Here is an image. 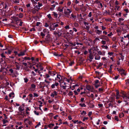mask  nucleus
<instances>
[{
    "mask_svg": "<svg viewBox=\"0 0 129 129\" xmlns=\"http://www.w3.org/2000/svg\"><path fill=\"white\" fill-rule=\"evenodd\" d=\"M120 96L122 98L123 101L125 102H127L129 101V95H128L125 92L122 91L120 92Z\"/></svg>",
    "mask_w": 129,
    "mask_h": 129,
    "instance_id": "1",
    "label": "nucleus"
},
{
    "mask_svg": "<svg viewBox=\"0 0 129 129\" xmlns=\"http://www.w3.org/2000/svg\"><path fill=\"white\" fill-rule=\"evenodd\" d=\"M72 11L69 9H67L66 10L65 9L64 10V13L65 15V16L69 17V16L70 13Z\"/></svg>",
    "mask_w": 129,
    "mask_h": 129,
    "instance_id": "2",
    "label": "nucleus"
},
{
    "mask_svg": "<svg viewBox=\"0 0 129 129\" xmlns=\"http://www.w3.org/2000/svg\"><path fill=\"white\" fill-rule=\"evenodd\" d=\"M58 24H56L54 25H51L49 27V28L50 30H54L55 29V28L58 27Z\"/></svg>",
    "mask_w": 129,
    "mask_h": 129,
    "instance_id": "3",
    "label": "nucleus"
},
{
    "mask_svg": "<svg viewBox=\"0 0 129 129\" xmlns=\"http://www.w3.org/2000/svg\"><path fill=\"white\" fill-rule=\"evenodd\" d=\"M94 3L98 4L99 5V8H101L103 7V5L102 3H101L100 1L96 0L94 2Z\"/></svg>",
    "mask_w": 129,
    "mask_h": 129,
    "instance_id": "4",
    "label": "nucleus"
},
{
    "mask_svg": "<svg viewBox=\"0 0 129 129\" xmlns=\"http://www.w3.org/2000/svg\"><path fill=\"white\" fill-rule=\"evenodd\" d=\"M58 94V92L56 91H54L51 93L50 96L52 98H54L55 96H56Z\"/></svg>",
    "mask_w": 129,
    "mask_h": 129,
    "instance_id": "5",
    "label": "nucleus"
},
{
    "mask_svg": "<svg viewBox=\"0 0 129 129\" xmlns=\"http://www.w3.org/2000/svg\"><path fill=\"white\" fill-rule=\"evenodd\" d=\"M38 11V10L36 9V8L35 7L34 8H33L31 9L30 11L33 14H35Z\"/></svg>",
    "mask_w": 129,
    "mask_h": 129,
    "instance_id": "6",
    "label": "nucleus"
},
{
    "mask_svg": "<svg viewBox=\"0 0 129 129\" xmlns=\"http://www.w3.org/2000/svg\"><path fill=\"white\" fill-rule=\"evenodd\" d=\"M86 88L87 90H90L92 89H93V86L89 85H86Z\"/></svg>",
    "mask_w": 129,
    "mask_h": 129,
    "instance_id": "7",
    "label": "nucleus"
},
{
    "mask_svg": "<svg viewBox=\"0 0 129 129\" xmlns=\"http://www.w3.org/2000/svg\"><path fill=\"white\" fill-rule=\"evenodd\" d=\"M14 64H15L16 67V69L19 70L20 69V65L19 64L16 62H15Z\"/></svg>",
    "mask_w": 129,
    "mask_h": 129,
    "instance_id": "8",
    "label": "nucleus"
},
{
    "mask_svg": "<svg viewBox=\"0 0 129 129\" xmlns=\"http://www.w3.org/2000/svg\"><path fill=\"white\" fill-rule=\"evenodd\" d=\"M26 52V50H25L23 51H21L20 52V53L18 54V56H22L24 55L25 54V53Z\"/></svg>",
    "mask_w": 129,
    "mask_h": 129,
    "instance_id": "9",
    "label": "nucleus"
},
{
    "mask_svg": "<svg viewBox=\"0 0 129 129\" xmlns=\"http://www.w3.org/2000/svg\"><path fill=\"white\" fill-rule=\"evenodd\" d=\"M38 5H36L35 7V8H36L38 10V11L40 9V7L42 6V4L41 3H40L39 2H38Z\"/></svg>",
    "mask_w": 129,
    "mask_h": 129,
    "instance_id": "10",
    "label": "nucleus"
},
{
    "mask_svg": "<svg viewBox=\"0 0 129 129\" xmlns=\"http://www.w3.org/2000/svg\"><path fill=\"white\" fill-rule=\"evenodd\" d=\"M48 73L49 75L52 76H54L56 74L55 72L51 71H49Z\"/></svg>",
    "mask_w": 129,
    "mask_h": 129,
    "instance_id": "11",
    "label": "nucleus"
},
{
    "mask_svg": "<svg viewBox=\"0 0 129 129\" xmlns=\"http://www.w3.org/2000/svg\"><path fill=\"white\" fill-rule=\"evenodd\" d=\"M57 31L58 32V36L59 37L61 36L62 34L61 29L60 30L58 29L57 30Z\"/></svg>",
    "mask_w": 129,
    "mask_h": 129,
    "instance_id": "12",
    "label": "nucleus"
},
{
    "mask_svg": "<svg viewBox=\"0 0 129 129\" xmlns=\"http://www.w3.org/2000/svg\"><path fill=\"white\" fill-rule=\"evenodd\" d=\"M103 38H102V39L105 40L107 41H109V39L106 36H103Z\"/></svg>",
    "mask_w": 129,
    "mask_h": 129,
    "instance_id": "13",
    "label": "nucleus"
},
{
    "mask_svg": "<svg viewBox=\"0 0 129 129\" xmlns=\"http://www.w3.org/2000/svg\"><path fill=\"white\" fill-rule=\"evenodd\" d=\"M98 53L99 55H105V52L104 51L102 52H101V51H98Z\"/></svg>",
    "mask_w": 129,
    "mask_h": 129,
    "instance_id": "14",
    "label": "nucleus"
},
{
    "mask_svg": "<svg viewBox=\"0 0 129 129\" xmlns=\"http://www.w3.org/2000/svg\"><path fill=\"white\" fill-rule=\"evenodd\" d=\"M14 92H12L11 93H10L9 95V97L11 98H12L14 97Z\"/></svg>",
    "mask_w": 129,
    "mask_h": 129,
    "instance_id": "15",
    "label": "nucleus"
},
{
    "mask_svg": "<svg viewBox=\"0 0 129 129\" xmlns=\"http://www.w3.org/2000/svg\"><path fill=\"white\" fill-rule=\"evenodd\" d=\"M71 18H72L73 20H75L76 18V16L75 15H74L73 14H72L71 15Z\"/></svg>",
    "mask_w": 129,
    "mask_h": 129,
    "instance_id": "16",
    "label": "nucleus"
},
{
    "mask_svg": "<svg viewBox=\"0 0 129 129\" xmlns=\"http://www.w3.org/2000/svg\"><path fill=\"white\" fill-rule=\"evenodd\" d=\"M29 99L30 100H32L33 99V95L32 94H30L29 95Z\"/></svg>",
    "mask_w": 129,
    "mask_h": 129,
    "instance_id": "17",
    "label": "nucleus"
},
{
    "mask_svg": "<svg viewBox=\"0 0 129 129\" xmlns=\"http://www.w3.org/2000/svg\"><path fill=\"white\" fill-rule=\"evenodd\" d=\"M119 57L120 58V59L119 58V60L121 59L122 61L124 59V56L122 55V54H119Z\"/></svg>",
    "mask_w": 129,
    "mask_h": 129,
    "instance_id": "18",
    "label": "nucleus"
},
{
    "mask_svg": "<svg viewBox=\"0 0 129 129\" xmlns=\"http://www.w3.org/2000/svg\"><path fill=\"white\" fill-rule=\"evenodd\" d=\"M96 33L97 34H98L100 35V34L102 33V31L101 30H99L98 29H97L95 31Z\"/></svg>",
    "mask_w": 129,
    "mask_h": 129,
    "instance_id": "19",
    "label": "nucleus"
},
{
    "mask_svg": "<svg viewBox=\"0 0 129 129\" xmlns=\"http://www.w3.org/2000/svg\"><path fill=\"white\" fill-rule=\"evenodd\" d=\"M23 108L21 106H20L19 108V110L20 112H22L24 110Z\"/></svg>",
    "mask_w": 129,
    "mask_h": 129,
    "instance_id": "20",
    "label": "nucleus"
},
{
    "mask_svg": "<svg viewBox=\"0 0 129 129\" xmlns=\"http://www.w3.org/2000/svg\"><path fill=\"white\" fill-rule=\"evenodd\" d=\"M48 18H49V19L50 20H53V19L52 18L51 14H49L47 15Z\"/></svg>",
    "mask_w": 129,
    "mask_h": 129,
    "instance_id": "21",
    "label": "nucleus"
},
{
    "mask_svg": "<svg viewBox=\"0 0 129 129\" xmlns=\"http://www.w3.org/2000/svg\"><path fill=\"white\" fill-rule=\"evenodd\" d=\"M88 105L89 107L90 108H92L94 107V105L92 104L91 103H88Z\"/></svg>",
    "mask_w": 129,
    "mask_h": 129,
    "instance_id": "22",
    "label": "nucleus"
},
{
    "mask_svg": "<svg viewBox=\"0 0 129 129\" xmlns=\"http://www.w3.org/2000/svg\"><path fill=\"white\" fill-rule=\"evenodd\" d=\"M89 57L91 59H92L93 58V54H90L89 56Z\"/></svg>",
    "mask_w": 129,
    "mask_h": 129,
    "instance_id": "23",
    "label": "nucleus"
},
{
    "mask_svg": "<svg viewBox=\"0 0 129 129\" xmlns=\"http://www.w3.org/2000/svg\"><path fill=\"white\" fill-rule=\"evenodd\" d=\"M100 58V57L99 55L95 56V59L96 60H99Z\"/></svg>",
    "mask_w": 129,
    "mask_h": 129,
    "instance_id": "24",
    "label": "nucleus"
},
{
    "mask_svg": "<svg viewBox=\"0 0 129 129\" xmlns=\"http://www.w3.org/2000/svg\"><path fill=\"white\" fill-rule=\"evenodd\" d=\"M54 124L53 123L50 124L48 125V126L49 128H52L54 126Z\"/></svg>",
    "mask_w": 129,
    "mask_h": 129,
    "instance_id": "25",
    "label": "nucleus"
},
{
    "mask_svg": "<svg viewBox=\"0 0 129 129\" xmlns=\"http://www.w3.org/2000/svg\"><path fill=\"white\" fill-rule=\"evenodd\" d=\"M124 116V114L122 113H120L119 114V116L120 118H122V117H123Z\"/></svg>",
    "mask_w": 129,
    "mask_h": 129,
    "instance_id": "26",
    "label": "nucleus"
},
{
    "mask_svg": "<svg viewBox=\"0 0 129 129\" xmlns=\"http://www.w3.org/2000/svg\"><path fill=\"white\" fill-rule=\"evenodd\" d=\"M79 105L81 106L82 107H85L86 106V105L84 103H80L79 104Z\"/></svg>",
    "mask_w": 129,
    "mask_h": 129,
    "instance_id": "27",
    "label": "nucleus"
},
{
    "mask_svg": "<svg viewBox=\"0 0 129 129\" xmlns=\"http://www.w3.org/2000/svg\"><path fill=\"white\" fill-rule=\"evenodd\" d=\"M57 10L59 11L60 12H62L63 11V8L61 9L60 7H58L57 9Z\"/></svg>",
    "mask_w": 129,
    "mask_h": 129,
    "instance_id": "28",
    "label": "nucleus"
},
{
    "mask_svg": "<svg viewBox=\"0 0 129 129\" xmlns=\"http://www.w3.org/2000/svg\"><path fill=\"white\" fill-rule=\"evenodd\" d=\"M53 15L54 16L55 18H57V14L54 12H53Z\"/></svg>",
    "mask_w": 129,
    "mask_h": 129,
    "instance_id": "29",
    "label": "nucleus"
},
{
    "mask_svg": "<svg viewBox=\"0 0 129 129\" xmlns=\"http://www.w3.org/2000/svg\"><path fill=\"white\" fill-rule=\"evenodd\" d=\"M34 113L37 115H39V113L38 112H37L36 111H34Z\"/></svg>",
    "mask_w": 129,
    "mask_h": 129,
    "instance_id": "30",
    "label": "nucleus"
},
{
    "mask_svg": "<svg viewBox=\"0 0 129 129\" xmlns=\"http://www.w3.org/2000/svg\"><path fill=\"white\" fill-rule=\"evenodd\" d=\"M103 65V63H99L98 66L97 67V68H99V67H100L102 66Z\"/></svg>",
    "mask_w": 129,
    "mask_h": 129,
    "instance_id": "31",
    "label": "nucleus"
},
{
    "mask_svg": "<svg viewBox=\"0 0 129 129\" xmlns=\"http://www.w3.org/2000/svg\"><path fill=\"white\" fill-rule=\"evenodd\" d=\"M101 47L103 48H105L106 49H107L108 48V47L106 45L105 46L102 45V46Z\"/></svg>",
    "mask_w": 129,
    "mask_h": 129,
    "instance_id": "32",
    "label": "nucleus"
},
{
    "mask_svg": "<svg viewBox=\"0 0 129 129\" xmlns=\"http://www.w3.org/2000/svg\"><path fill=\"white\" fill-rule=\"evenodd\" d=\"M34 96V97H37L38 96V94L35 93H33Z\"/></svg>",
    "mask_w": 129,
    "mask_h": 129,
    "instance_id": "33",
    "label": "nucleus"
},
{
    "mask_svg": "<svg viewBox=\"0 0 129 129\" xmlns=\"http://www.w3.org/2000/svg\"><path fill=\"white\" fill-rule=\"evenodd\" d=\"M124 19L123 18H119V19L118 21L119 22H121V21H123Z\"/></svg>",
    "mask_w": 129,
    "mask_h": 129,
    "instance_id": "34",
    "label": "nucleus"
},
{
    "mask_svg": "<svg viewBox=\"0 0 129 129\" xmlns=\"http://www.w3.org/2000/svg\"><path fill=\"white\" fill-rule=\"evenodd\" d=\"M61 31L62 34H66V31L64 29H61Z\"/></svg>",
    "mask_w": 129,
    "mask_h": 129,
    "instance_id": "35",
    "label": "nucleus"
},
{
    "mask_svg": "<svg viewBox=\"0 0 129 129\" xmlns=\"http://www.w3.org/2000/svg\"><path fill=\"white\" fill-rule=\"evenodd\" d=\"M23 16V15L22 13H20L19 15V17L20 18H22Z\"/></svg>",
    "mask_w": 129,
    "mask_h": 129,
    "instance_id": "36",
    "label": "nucleus"
},
{
    "mask_svg": "<svg viewBox=\"0 0 129 129\" xmlns=\"http://www.w3.org/2000/svg\"><path fill=\"white\" fill-rule=\"evenodd\" d=\"M24 59L25 60H30V58L29 57H24Z\"/></svg>",
    "mask_w": 129,
    "mask_h": 129,
    "instance_id": "37",
    "label": "nucleus"
},
{
    "mask_svg": "<svg viewBox=\"0 0 129 129\" xmlns=\"http://www.w3.org/2000/svg\"><path fill=\"white\" fill-rule=\"evenodd\" d=\"M126 84L129 85V79H127L125 80Z\"/></svg>",
    "mask_w": 129,
    "mask_h": 129,
    "instance_id": "38",
    "label": "nucleus"
},
{
    "mask_svg": "<svg viewBox=\"0 0 129 129\" xmlns=\"http://www.w3.org/2000/svg\"><path fill=\"white\" fill-rule=\"evenodd\" d=\"M101 43L103 45H105L106 44V42L105 41L102 40L101 41Z\"/></svg>",
    "mask_w": 129,
    "mask_h": 129,
    "instance_id": "39",
    "label": "nucleus"
},
{
    "mask_svg": "<svg viewBox=\"0 0 129 129\" xmlns=\"http://www.w3.org/2000/svg\"><path fill=\"white\" fill-rule=\"evenodd\" d=\"M74 25L76 27H78L79 26L78 24L76 22L74 24Z\"/></svg>",
    "mask_w": 129,
    "mask_h": 129,
    "instance_id": "40",
    "label": "nucleus"
},
{
    "mask_svg": "<svg viewBox=\"0 0 129 129\" xmlns=\"http://www.w3.org/2000/svg\"><path fill=\"white\" fill-rule=\"evenodd\" d=\"M42 64L40 63H39L37 65H36V66L38 68V69L39 68V67L41 66V65Z\"/></svg>",
    "mask_w": 129,
    "mask_h": 129,
    "instance_id": "41",
    "label": "nucleus"
},
{
    "mask_svg": "<svg viewBox=\"0 0 129 129\" xmlns=\"http://www.w3.org/2000/svg\"><path fill=\"white\" fill-rule=\"evenodd\" d=\"M96 88H97L99 87L100 86V85L97 84H94Z\"/></svg>",
    "mask_w": 129,
    "mask_h": 129,
    "instance_id": "42",
    "label": "nucleus"
},
{
    "mask_svg": "<svg viewBox=\"0 0 129 129\" xmlns=\"http://www.w3.org/2000/svg\"><path fill=\"white\" fill-rule=\"evenodd\" d=\"M39 69H40L41 70H42L43 69V67H42V65L39 67Z\"/></svg>",
    "mask_w": 129,
    "mask_h": 129,
    "instance_id": "43",
    "label": "nucleus"
},
{
    "mask_svg": "<svg viewBox=\"0 0 129 129\" xmlns=\"http://www.w3.org/2000/svg\"><path fill=\"white\" fill-rule=\"evenodd\" d=\"M116 96H120V95H119V91L117 90H116Z\"/></svg>",
    "mask_w": 129,
    "mask_h": 129,
    "instance_id": "44",
    "label": "nucleus"
},
{
    "mask_svg": "<svg viewBox=\"0 0 129 129\" xmlns=\"http://www.w3.org/2000/svg\"><path fill=\"white\" fill-rule=\"evenodd\" d=\"M41 125V123L40 122H39L35 126V128H36L37 127H38L39 125Z\"/></svg>",
    "mask_w": 129,
    "mask_h": 129,
    "instance_id": "45",
    "label": "nucleus"
},
{
    "mask_svg": "<svg viewBox=\"0 0 129 129\" xmlns=\"http://www.w3.org/2000/svg\"><path fill=\"white\" fill-rule=\"evenodd\" d=\"M9 71L10 72L11 74H13V71L12 69H10L9 70Z\"/></svg>",
    "mask_w": 129,
    "mask_h": 129,
    "instance_id": "46",
    "label": "nucleus"
},
{
    "mask_svg": "<svg viewBox=\"0 0 129 129\" xmlns=\"http://www.w3.org/2000/svg\"><path fill=\"white\" fill-rule=\"evenodd\" d=\"M3 121V124H5L6 123L8 122L7 120H4Z\"/></svg>",
    "mask_w": 129,
    "mask_h": 129,
    "instance_id": "47",
    "label": "nucleus"
},
{
    "mask_svg": "<svg viewBox=\"0 0 129 129\" xmlns=\"http://www.w3.org/2000/svg\"><path fill=\"white\" fill-rule=\"evenodd\" d=\"M97 40H100L99 38H96L94 40L93 42H94V43H95Z\"/></svg>",
    "mask_w": 129,
    "mask_h": 129,
    "instance_id": "48",
    "label": "nucleus"
},
{
    "mask_svg": "<svg viewBox=\"0 0 129 129\" xmlns=\"http://www.w3.org/2000/svg\"><path fill=\"white\" fill-rule=\"evenodd\" d=\"M41 36L42 37V38H43L44 36H45V34H44L42 32H41Z\"/></svg>",
    "mask_w": 129,
    "mask_h": 129,
    "instance_id": "49",
    "label": "nucleus"
},
{
    "mask_svg": "<svg viewBox=\"0 0 129 129\" xmlns=\"http://www.w3.org/2000/svg\"><path fill=\"white\" fill-rule=\"evenodd\" d=\"M108 72L110 74H111L112 73V69L109 68L108 70Z\"/></svg>",
    "mask_w": 129,
    "mask_h": 129,
    "instance_id": "50",
    "label": "nucleus"
},
{
    "mask_svg": "<svg viewBox=\"0 0 129 129\" xmlns=\"http://www.w3.org/2000/svg\"><path fill=\"white\" fill-rule=\"evenodd\" d=\"M61 77V76L60 75H57V78H58L60 80V78Z\"/></svg>",
    "mask_w": 129,
    "mask_h": 129,
    "instance_id": "51",
    "label": "nucleus"
},
{
    "mask_svg": "<svg viewBox=\"0 0 129 129\" xmlns=\"http://www.w3.org/2000/svg\"><path fill=\"white\" fill-rule=\"evenodd\" d=\"M53 34L54 35H58V32L57 31H54L53 32Z\"/></svg>",
    "mask_w": 129,
    "mask_h": 129,
    "instance_id": "52",
    "label": "nucleus"
},
{
    "mask_svg": "<svg viewBox=\"0 0 129 129\" xmlns=\"http://www.w3.org/2000/svg\"><path fill=\"white\" fill-rule=\"evenodd\" d=\"M73 93L72 91H70L68 93V95H73Z\"/></svg>",
    "mask_w": 129,
    "mask_h": 129,
    "instance_id": "53",
    "label": "nucleus"
},
{
    "mask_svg": "<svg viewBox=\"0 0 129 129\" xmlns=\"http://www.w3.org/2000/svg\"><path fill=\"white\" fill-rule=\"evenodd\" d=\"M24 82L25 83L27 82L28 81V79L27 78H24Z\"/></svg>",
    "mask_w": 129,
    "mask_h": 129,
    "instance_id": "54",
    "label": "nucleus"
},
{
    "mask_svg": "<svg viewBox=\"0 0 129 129\" xmlns=\"http://www.w3.org/2000/svg\"><path fill=\"white\" fill-rule=\"evenodd\" d=\"M64 28L66 29H69L70 28L69 25H68L67 26H65L64 27Z\"/></svg>",
    "mask_w": 129,
    "mask_h": 129,
    "instance_id": "55",
    "label": "nucleus"
},
{
    "mask_svg": "<svg viewBox=\"0 0 129 129\" xmlns=\"http://www.w3.org/2000/svg\"><path fill=\"white\" fill-rule=\"evenodd\" d=\"M50 76L48 74H46L45 75V78H48Z\"/></svg>",
    "mask_w": 129,
    "mask_h": 129,
    "instance_id": "56",
    "label": "nucleus"
},
{
    "mask_svg": "<svg viewBox=\"0 0 129 129\" xmlns=\"http://www.w3.org/2000/svg\"><path fill=\"white\" fill-rule=\"evenodd\" d=\"M94 82H95L94 84H97L99 83V80H95Z\"/></svg>",
    "mask_w": 129,
    "mask_h": 129,
    "instance_id": "57",
    "label": "nucleus"
},
{
    "mask_svg": "<svg viewBox=\"0 0 129 129\" xmlns=\"http://www.w3.org/2000/svg\"><path fill=\"white\" fill-rule=\"evenodd\" d=\"M49 26V25L47 23H45L44 25V26L46 27H47Z\"/></svg>",
    "mask_w": 129,
    "mask_h": 129,
    "instance_id": "58",
    "label": "nucleus"
},
{
    "mask_svg": "<svg viewBox=\"0 0 129 129\" xmlns=\"http://www.w3.org/2000/svg\"><path fill=\"white\" fill-rule=\"evenodd\" d=\"M36 86V85L34 84H32L31 85V87L32 88H34Z\"/></svg>",
    "mask_w": 129,
    "mask_h": 129,
    "instance_id": "59",
    "label": "nucleus"
},
{
    "mask_svg": "<svg viewBox=\"0 0 129 129\" xmlns=\"http://www.w3.org/2000/svg\"><path fill=\"white\" fill-rule=\"evenodd\" d=\"M60 86L62 87V88L64 89H66V87H67L66 85H62V86Z\"/></svg>",
    "mask_w": 129,
    "mask_h": 129,
    "instance_id": "60",
    "label": "nucleus"
},
{
    "mask_svg": "<svg viewBox=\"0 0 129 129\" xmlns=\"http://www.w3.org/2000/svg\"><path fill=\"white\" fill-rule=\"evenodd\" d=\"M88 119V118L87 117H84L83 119V121H84L85 120H87Z\"/></svg>",
    "mask_w": 129,
    "mask_h": 129,
    "instance_id": "61",
    "label": "nucleus"
},
{
    "mask_svg": "<svg viewBox=\"0 0 129 129\" xmlns=\"http://www.w3.org/2000/svg\"><path fill=\"white\" fill-rule=\"evenodd\" d=\"M107 118L109 119H111V117L109 115H108L107 116Z\"/></svg>",
    "mask_w": 129,
    "mask_h": 129,
    "instance_id": "62",
    "label": "nucleus"
},
{
    "mask_svg": "<svg viewBox=\"0 0 129 129\" xmlns=\"http://www.w3.org/2000/svg\"><path fill=\"white\" fill-rule=\"evenodd\" d=\"M92 16V12H90L88 15V16L89 17H90Z\"/></svg>",
    "mask_w": 129,
    "mask_h": 129,
    "instance_id": "63",
    "label": "nucleus"
},
{
    "mask_svg": "<svg viewBox=\"0 0 129 129\" xmlns=\"http://www.w3.org/2000/svg\"><path fill=\"white\" fill-rule=\"evenodd\" d=\"M55 85L54 84H52L51 85V87L52 88H54L55 87Z\"/></svg>",
    "mask_w": 129,
    "mask_h": 129,
    "instance_id": "64",
    "label": "nucleus"
}]
</instances>
